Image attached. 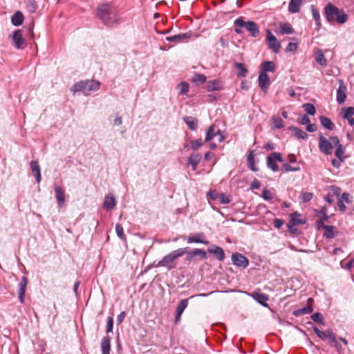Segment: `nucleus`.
<instances>
[{"label": "nucleus", "mask_w": 354, "mask_h": 354, "mask_svg": "<svg viewBox=\"0 0 354 354\" xmlns=\"http://www.w3.org/2000/svg\"><path fill=\"white\" fill-rule=\"evenodd\" d=\"M331 333V330H326L325 331H322L320 334H318V337L322 339V340H326L327 339Z\"/></svg>", "instance_id": "nucleus-59"}, {"label": "nucleus", "mask_w": 354, "mask_h": 354, "mask_svg": "<svg viewBox=\"0 0 354 354\" xmlns=\"http://www.w3.org/2000/svg\"><path fill=\"white\" fill-rule=\"evenodd\" d=\"M28 283V279L26 277H23L21 278V281L19 284V301L23 304L24 301V296L26 292V288Z\"/></svg>", "instance_id": "nucleus-17"}, {"label": "nucleus", "mask_w": 354, "mask_h": 354, "mask_svg": "<svg viewBox=\"0 0 354 354\" xmlns=\"http://www.w3.org/2000/svg\"><path fill=\"white\" fill-rule=\"evenodd\" d=\"M313 196L311 192H304L301 194L299 198L302 203H307L312 200Z\"/></svg>", "instance_id": "nucleus-46"}, {"label": "nucleus", "mask_w": 354, "mask_h": 354, "mask_svg": "<svg viewBox=\"0 0 354 354\" xmlns=\"http://www.w3.org/2000/svg\"><path fill=\"white\" fill-rule=\"evenodd\" d=\"M207 251L209 253L212 254L219 261H222L225 259L224 250L219 246L212 245L208 248Z\"/></svg>", "instance_id": "nucleus-13"}, {"label": "nucleus", "mask_w": 354, "mask_h": 354, "mask_svg": "<svg viewBox=\"0 0 354 354\" xmlns=\"http://www.w3.org/2000/svg\"><path fill=\"white\" fill-rule=\"evenodd\" d=\"M304 0H290L288 5V10L290 13H298Z\"/></svg>", "instance_id": "nucleus-22"}, {"label": "nucleus", "mask_w": 354, "mask_h": 354, "mask_svg": "<svg viewBox=\"0 0 354 354\" xmlns=\"http://www.w3.org/2000/svg\"><path fill=\"white\" fill-rule=\"evenodd\" d=\"M24 15L22 12L20 11H17L12 17L11 18V22L12 24L15 26H18L22 24L24 21Z\"/></svg>", "instance_id": "nucleus-25"}, {"label": "nucleus", "mask_w": 354, "mask_h": 354, "mask_svg": "<svg viewBox=\"0 0 354 354\" xmlns=\"http://www.w3.org/2000/svg\"><path fill=\"white\" fill-rule=\"evenodd\" d=\"M339 88L337 90V102L339 104H342L345 102L346 98V86L344 84V81L342 80H339Z\"/></svg>", "instance_id": "nucleus-11"}, {"label": "nucleus", "mask_w": 354, "mask_h": 354, "mask_svg": "<svg viewBox=\"0 0 354 354\" xmlns=\"http://www.w3.org/2000/svg\"><path fill=\"white\" fill-rule=\"evenodd\" d=\"M299 170L300 167L299 166H291L288 163H283L281 167V171L283 172L297 171Z\"/></svg>", "instance_id": "nucleus-43"}, {"label": "nucleus", "mask_w": 354, "mask_h": 354, "mask_svg": "<svg viewBox=\"0 0 354 354\" xmlns=\"http://www.w3.org/2000/svg\"><path fill=\"white\" fill-rule=\"evenodd\" d=\"M277 161L272 157V156H268L266 158V164L268 168L273 171H279V168L276 162Z\"/></svg>", "instance_id": "nucleus-29"}, {"label": "nucleus", "mask_w": 354, "mask_h": 354, "mask_svg": "<svg viewBox=\"0 0 354 354\" xmlns=\"http://www.w3.org/2000/svg\"><path fill=\"white\" fill-rule=\"evenodd\" d=\"M218 200L219 201L221 204L224 205L228 204L231 201L230 198L223 193L219 194Z\"/></svg>", "instance_id": "nucleus-50"}, {"label": "nucleus", "mask_w": 354, "mask_h": 354, "mask_svg": "<svg viewBox=\"0 0 354 354\" xmlns=\"http://www.w3.org/2000/svg\"><path fill=\"white\" fill-rule=\"evenodd\" d=\"M204 236L203 233H197L193 236H189L187 238V243H203L205 245L209 244V241L206 240H203L202 237Z\"/></svg>", "instance_id": "nucleus-23"}, {"label": "nucleus", "mask_w": 354, "mask_h": 354, "mask_svg": "<svg viewBox=\"0 0 354 354\" xmlns=\"http://www.w3.org/2000/svg\"><path fill=\"white\" fill-rule=\"evenodd\" d=\"M54 190L58 205L60 207L63 206L65 203V196L64 191L62 190V187L58 185H55L54 187Z\"/></svg>", "instance_id": "nucleus-21"}, {"label": "nucleus", "mask_w": 354, "mask_h": 354, "mask_svg": "<svg viewBox=\"0 0 354 354\" xmlns=\"http://www.w3.org/2000/svg\"><path fill=\"white\" fill-rule=\"evenodd\" d=\"M261 72H264L267 73V72H274L276 69L275 64L272 61H266L261 64Z\"/></svg>", "instance_id": "nucleus-27"}, {"label": "nucleus", "mask_w": 354, "mask_h": 354, "mask_svg": "<svg viewBox=\"0 0 354 354\" xmlns=\"http://www.w3.org/2000/svg\"><path fill=\"white\" fill-rule=\"evenodd\" d=\"M266 41L269 48L274 53H278L280 51L281 44L269 29L266 30Z\"/></svg>", "instance_id": "nucleus-7"}, {"label": "nucleus", "mask_w": 354, "mask_h": 354, "mask_svg": "<svg viewBox=\"0 0 354 354\" xmlns=\"http://www.w3.org/2000/svg\"><path fill=\"white\" fill-rule=\"evenodd\" d=\"M262 196L266 201H269L273 198V195L272 193H270V191L267 189H263L262 192Z\"/></svg>", "instance_id": "nucleus-58"}, {"label": "nucleus", "mask_w": 354, "mask_h": 354, "mask_svg": "<svg viewBox=\"0 0 354 354\" xmlns=\"http://www.w3.org/2000/svg\"><path fill=\"white\" fill-rule=\"evenodd\" d=\"M298 122L300 124L305 125L310 123V119L306 115H301L298 118Z\"/></svg>", "instance_id": "nucleus-54"}, {"label": "nucleus", "mask_w": 354, "mask_h": 354, "mask_svg": "<svg viewBox=\"0 0 354 354\" xmlns=\"http://www.w3.org/2000/svg\"><path fill=\"white\" fill-rule=\"evenodd\" d=\"M247 160H248L249 168L252 171H257L258 169L255 167V165H254L253 151H250V154L248 156Z\"/></svg>", "instance_id": "nucleus-44"}, {"label": "nucleus", "mask_w": 354, "mask_h": 354, "mask_svg": "<svg viewBox=\"0 0 354 354\" xmlns=\"http://www.w3.org/2000/svg\"><path fill=\"white\" fill-rule=\"evenodd\" d=\"M234 24L240 28H245L253 37H257L259 35V28L257 24L253 21H245L242 17L236 19Z\"/></svg>", "instance_id": "nucleus-6"}, {"label": "nucleus", "mask_w": 354, "mask_h": 354, "mask_svg": "<svg viewBox=\"0 0 354 354\" xmlns=\"http://www.w3.org/2000/svg\"><path fill=\"white\" fill-rule=\"evenodd\" d=\"M339 142L337 136H330L328 139L325 138L322 133L319 135V148L321 152L325 155H330L335 148Z\"/></svg>", "instance_id": "nucleus-4"}, {"label": "nucleus", "mask_w": 354, "mask_h": 354, "mask_svg": "<svg viewBox=\"0 0 354 354\" xmlns=\"http://www.w3.org/2000/svg\"><path fill=\"white\" fill-rule=\"evenodd\" d=\"M183 119L191 131H196L198 122V120L196 118L192 116H185Z\"/></svg>", "instance_id": "nucleus-24"}, {"label": "nucleus", "mask_w": 354, "mask_h": 354, "mask_svg": "<svg viewBox=\"0 0 354 354\" xmlns=\"http://www.w3.org/2000/svg\"><path fill=\"white\" fill-rule=\"evenodd\" d=\"M113 319L111 317H109L106 323V333H110L113 330Z\"/></svg>", "instance_id": "nucleus-57"}, {"label": "nucleus", "mask_w": 354, "mask_h": 354, "mask_svg": "<svg viewBox=\"0 0 354 354\" xmlns=\"http://www.w3.org/2000/svg\"><path fill=\"white\" fill-rule=\"evenodd\" d=\"M13 45L17 49H24L26 47L27 44L25 39L23 38L21 30H17L13 32L12 35Z\"/></svg>", "instance_id": "nucleus-8"}, {"label": "nucleus", "mask_w": 354, "mask_h": 354, "mask_svg": "<svg viewBox=\"0 0 354 354\" xmlns=\"http://www.w3.org/2000/svg\"><path fill=\"white\" fill-rule=\"evenodd\" d=\"M299 216L300 215L297 212L292 213L290 215V221L292 223V225H301V224L305 223L304 221H303L301 218H299Z\"/></svg>", "instance_id": "nucleus-37"}, {"label": "nucleus", "mask_w": 354, "mask_h": 354, "mask_svg": "<svg viewBox=\"0 0 354 354\" xmlns=\"http://www.w3.org/2000/svg\"><path fill=\"white\" fill-rule=\"evenodd\" d=\"M342 113H343L342 116L344 119L348 120L351 118H353L354 116V107L349 106L347 108H343Z\"/></svg>", "instance_id": "nucleus-33"}, {"label": "nucleus", "mask_w": 354, "mask_h": 354, "mask_svg": "<svg viewBox=\"0 0 354 354\" xmlns=\"http://www.w3.org/2000/svg\"><path fill=\"white\" fill-rule=\"evenodd\" d=\"M30 169L35 177L37 183H39L41 180V169L39 162L37 160H32L30 162Z\"/></svg>", "instance_id": "nucleus-15"}, {"label": "nucleus", "mask_w": 354, "mask_h": 354, "mask_svg": "<svg viewBox=\"0 0 354 354\" xmlns=\"http://www.w3.org/2000/svg\"><path fill=\"white\" fill-rule=\"evenodd\" d=\"M100 346L102 354H110L111 337L109 335L103 337Z\"/></svg>", "instance_id": "nucleus-19"}, {"label": "nucleus", "mask_w": 354, "mask_h": 354, "mask_svg": "<svg viewBox=\"0 0 354 354\" xmlns=\"http://www.w3.org/2000/svg\"><path fill=\"white\" fill-rule=\"evenodd\" d=\"M340 199L342 200L343 202L344 201L346 203H352V201L350 199V194L348 193H347V192H344L342 195V197H341Z\"/></svg>", "instance_id": "nucleus-63"}, {"label": "nucleus", "mask_w": 354, "mask_h": 354, "mask_svg": "<svg viewBox=\"0 0 354 354\" xmlns=\"http://www.w3.org/2000/svg\"><path fill=\"white\" fill-rule=\"evenodd\" d=\"M189 299H183L176 307V313L183 314L185 309L187 307Z\"/></svg>", "instance_id": "nucleus-39"}, {"label": "nucleus", "mask_w": 354, "mask_h": 354, "mask_svg": "<svg viewBox=\"0 0 354 354\" xmlns=\"http://www.w3.org/2000/svg\"><path fill=\"white\" fill-rule=\"evenodd\" d=\"M251 296L256 301L261 304L263 306H268L267 301L269 298L267 295L259 292H254L252 293Z\"/></svg>", "instance_id": "nucleus-16"}, {"label": "nucleus", "mask_w": 354, "mask_h": 354, "mask_svg": "<svg viewBox=\"0 0 354 354\" xmlns=\"http://www.w3.org/2000/svg\"><path fill=\"white\" fill-rule=\"evenodd\" d=\"M202 158L201 153H192L187 159V165H191L193 170L196 169V166L199 164Z\"/></svg>", "instance_id": "nucleus-14"}, {"label": "nucleus", "mask_w": 354, "mask_h": 354, "mask_svg": "<svg viewBox=\"0 0 354 354\" xmlns=\"http://www.w3.org/2000/svg\"><path fill=\"white\" fill-rule=\"evenodd\" d=\"M259 86L264 93H266L270 84V77L267 73L261 72L258 77Z\"/></svg>", "instance_id": "nucleus-12"}, {"label": "nucleus", "mask_w": 354, "mask_h": 354, "mask_svg": "<svg viewBox=\"0 0 354 354\" xmlns=\"http://www.w3.org/2000/svg\"><path fill=\"white\" fill-rule=\"evenodd\" d=\"M203 145V141L201 139H197L190 141V147L193 150H198Z\"/></svg>", "instance_id": "nucleus-48"}, {"label": "nucleus", "mask_w": 354, "mask_h": 354, "mask_svg": "<svg viewBox=\"0 0 354 354\" xmlns=\"http://www.w3.org/2000/svg\"><path fill=\"white\" fill-rule=\"evenodd\" d=\"M316 62L322 66L327 65V60L321 50H318L315 55Z\"/></svg>", "instance_id": "nucleus-31"}, {"label": "nucleus", "mask_w": 354, "mask_h": 354, "mask_svg": "<svg viewBox=\"0 0 354 354\" xmlns=\"http://www.w3.org/2000/svg\"><path fill=\"white\" fill-rule=\"evenodd\" d=\"M189 85L186 82H182L178 84L180 95H185L189 91Z\"/></svg>", "instance_id": "nucleus-40"}, {"label": "nucleus", "mask_w": 354, "mask_h": 354, "mask_svg": "<svg viewBox=\"0 0 354 354\" xmlns=\"http://www.w3.org/2000/svg\"><path fill=\"white\" fill-rule=\"evenodd\" d=\"M319 121L321 124L326 129L332 131L334 127V123L328 118L322 115L319 117Z\"/></svg>", "instance_id": "nucleus-26"}, {"label": "nucleus", "mask_w": 354, "mask_h": 354, "mask_svg": "<svg viewBox=\"0 0 354 354\" xmlns=\"http://www.w3.org/2000/svg\"><path fill=\"white\" fill-rule=\"evenodd\" d=\"M232 261L237 267L245 268L249 264L248 259L240 253H234L232 254Z\"/></svg>", "instance_id": "nucleus-9"}, {"label": "nucleus", "mask_w": 354, "mask_h": 354, "mask_svg": "<svg viewBox=\"0 0 354 354\" xmlns=\"http://www.w3.org/2000/svg\"><path fill=\"white\" fill-rule=\"evenodd\" d=\"M219 194L216 190H211L207 193V198L212 201H216L218 198Z\"/></svg>", "instance_id": "nucleus-55"}, {"label": "nucleus", "mask_w": 354, "mask_h": 354, "mask_svg": "<svg viewBox=\"0 0 354 354\" xmlns=\"http://www.w3.org/2000/svg\"><path fill=\"white\" fill-rule=\"evenodd\" d=\"M304 111L310 115H314L316 113L315 106L310 103H306L303 104Z\"/></svg>", "instance_id": "nucleus-41"}, {"label": "nucleus", "mask_w": 354, "mask_h": 354, "mask_svg": "<svg viewBox=\"0 0 354 354\" xmlns=\"http://www.w3.org/2000/svg\"><path fill=\"white\" fill-rule=\"evenodd\" d=\"M206 81V76L203 74L196 73L194 75L192 82L196 84H203Z\"/></svg>", "instance_id": "nucleus-45"}, {"label": "nucleus", "mask_w": 354, "mask_h": 354, "mask_svg": "<svg viewBox=\"0 0 354 354\" xmlns=\"http://www.w3.org/2000/svg\"><path fill=\"white\" fill-rule=\"evenodd\" d=\"M192 37V32H187L185 33H180L178 35L167 37L165 39L170 42L174 43H181L187 41Z\"/></svg>", "instance_id": "nucleus-10"}, {"label": "nucleus", "mask_w": 354, "mask_h": 354, "mask_svg": "<svg viewBox=\"0 0 354 354\" xmlns=\"http://www.w3.org/2000/svg\"><path fill=\"white\" fill-rule=\"evenodd\" d=\"M310 10L314 20L319 21L320 19V14L319 10L315 7V6L311 5Z\"/></svg>", "instance_id": "nucleus-49"}, {"label": "nucleus", "mask_w": 354, "mask_h": 354, "mask_svg": "<svg viewBox=\"0 0 354 354\" xmlns=\"http://www.w3.org/2000/svg\"><path fill=\"white\" fill-rule=\"evenodd\" d=\"M116 201L113 195H107L104 197L103 207L107 210L111 211L115 206Z\"/></svg>", "instance_id": "nucleus-18"}, {"label": "nucleus", "mask_w": 354, "mask_h": 354, "mask_svg": "<svg viewBox=\"0 0 354 354\" xmlns=\"http://www.w3.org/2000/svg\"><path fill=\"white\" fill-rule=\"evenodd\" d=\"M272 122L274 129H279L283 127V121L279 117H272Z\"/></svg>", "instance_id": "nucleus-42"}, {"label": "nucleus", "mask_w": 354, "mask_h": 354, "mask_svg": "<svg viewBox=\"0 0 354 354\" xmlns=\"http://www.w3.org/2000/svg\"><path fill=\"white\" fill-rule=\"evenodd\" d=\"M284 224V221L279 218H275L273 222L274 227L279 229Z\"/></svg>", "instance_id": "nucleus-62"}, {"label": "nucleus", "mask_w": 354, "mask_h": 354, "mask_svg": "<svg viewBox=\"0 0 354 354\" xmlns=\"http://www.w3.org/2000/svg\"><path fill=\"white\" fill-rule=\"evenodd\" d=\"M329 335H330V336L328 338V341H329L330 344L332 346H333L337 342V339H336V335L332 330H331L330 334H329Z\"/></svg>", "instance_id": "nucleus-64"}, {"label": "nucleus", "mask_w": 354, "mask_h": 354, "mask_svg": "<svg viewBox=\"0 0 354 354\" xmlns=\"http://www.w3.org/2000/svg\"><path fill=\"white\" fill-rule=\"evenodd\" d=\"M115 232L118 236L122 240H126V236L124 233V230L122 226L120 224H116L115 225Z\"/></svg>", "instance_id": "nucleus-47"}, {"label": "nucleus", "mask_w": 354, "mask_h": 354, "mask_svg": "<svg viewBox=\"0 0 354 354\" xmlns=\"http://www.w3.org/2000/svg\"><path fill=\"white\" fill-rule=\"evenodd\" d=\"M288 130L294 133V136L297 139L306 140L308 137V133L302 129L295 127L290 126Z\"/></svg>", "instance_id": "nucleus-20"}, {"label": "nucleus", "mask_w": 354, "mask_h": 354, "mask_svg": "<svg viewBox=\"0 0 354 354\" xmlns=\"http://www.w3.org/2000/svg\"><path fill=\"white\" fill-rule=\"evenodd\" d=\"M324 14L326 21L330 24H333L335 22L338 24H344L348 18L344 10L338 8L331 3L325 6Z\"/></svg>", "instance_id": "nucleus-2"}, {"label": "nucleus", "mask_w": 354, "mask_h": 354, "mask_svg": "<svg viewBox=\"0 0 354 354\" xmlns=\"http://www.w3.org/2000/svg\"><path fill=\"white\" fill-rule=\"evenodd\" d=\"M298 48V43L295 42H290L286 49V52H295Z\"/></svg>", "instance_id": "nucleus-53"}, {"label": "nucleus", "mask_w": 354, "mask_h": 354, "mask_svg": "<svg viewBox=\"0 0 354 354\" xmlns=\"http://www.w3.org/2000/svg\"><path fill=\"white\" fill-rule=\"evenodd\" d=\"M311 319L317 323L323 324V316L320 313H315L311 315Z\"/></svg>", "instance_id": "nucleus-51"}, {"label": "nucleus", "mask_w": 354, "mask_h": 354, "mask_svg": "<svg viewBox=\"0 0 354 354\" xmlns=\"http://www.w3.org/2000/svg\"><path fill=\"white\" fill-rule=\"evenodd\" d=\"M96 15L102 23L107 26H112L120 20L116 8L110 3L99 5Z\"/></svg>", "instance_id": "nucleus-1"}, {"label": "nucleus", "mask_w": 354, "mask_h": 354, "mask_svg": "<svg viewBox=\"0 0 354 354\" xmlns=\"http://www.w3.org/2000/svg\"><path fill=\"white\" fill-rule=\"evenodd\" d=\"M235 67L239 70L237 72L238 77H244L247 75L248 71L244 64L236 62L235 63Z\"/></svg>", "instance_id": "nucleus-30"}, {"label": "nucleus", "mask_w": 354, "mask_h": 354, "mask_svg": "<svg viewBox=\"0 0 354 354\" xmlns=\"http://www.w3.org/2000/svg\"><path fill=\"white\" fill-rule=\"evenodd\" d=\"M195 257H196V249H194L187 252L185 259L188 261H191Z\"/></svg>", "instance_id": "nucleus-60"}, {"label": "nucleus", "mask_w": 354, "mask_h": 354, "mask_svg": "<svg viewBox=\"0 0 354 354\" xmlns=\"http://www.w3.org/2000/svg\"><path fill=\"white\" fill-rule=\"evenodd\" d=\"M187 249V248H178V250L171 252L158 263L157 266L166 267L169 270H172L175 268V265L173 264V262L185 254Z\"/></svg>", "instance_id": "nucleus-5"}, {"label": "nucleus", "mask_w": 354, "mask_h": 354, "mask_svg": "<svg viewBox=\"0 0 354 354\" xmlns=\"http://www.w3.org/2000/svg\"><path fill=\"white\" fill-rule=\"evenodd\" d=\"M322 228L325 230L324 236L326 239H330L335 237L334 229L335 227L333 225H327L322 223Z\"/></svg>", "instance_id": "nucleus-28"}, {"label": "nucleus", "mask_w": 354, "mask_h": 354, "mask_svg": "<svg viewBox=\"0 0 354 354\" xmlns=\"http://www.w3.org/2000/svg\"><path fill=\"white\" fill-rule=\"evenodd\" d=\"M280 32L281 34H293L294 29L288 24H281L280 25Z\"/></svg>", "instance_id": "nucleus-36"}, {"label": "nucleus", "mask_w": 354, "mask_h": 354, "mask_svg": "<svg viewBox=\"0 0 354 354\" xmlns=\"http://www.w3.org/2000/svg\"><path fill=\"white\" fill-rule=\"evenodd\" d=\"M216 134V133H215V127H214V125H211L207 129V131H206V133H205V142H209L210 140H212L214 138Z\"/></svg>", "instance_id": "nucleus-34"}, {"label": "nucleus", "mask_w": 354, "mask_h": 354, "mask_svg": "<svg viewBox=\"0 0 354 354\" xmlns=\"http://www.w3.org/2000/svg\"><path fill=\"white\" fill-rule=\"evenodd\" d=\"M270 156H272V157L276 160V161H278V162H283V158H282V156H281V153H278V152H273L270 154Z\"/></svg>", "instance_id": "nucleus-61"}, {"label": "nucleus", "mask_w": 354, "mask_h": 354, "mask_svg": "<svg viewBox=\"0 0 354 354\" xmlns=\"http://www.w3.org/2000/svg\"><path fill=\"white\" fill-rule=\"evenodd\" d=\"M100 83L99 81L94 80H86L80 81L73 84L72 91L73 93L82 92L84 95H88L92 92L99 89Z\"/></svg>", "instance_id": "nucleus-3"}, {"label": "nucleus", "mask_w": 354, "mask_h": 354, "mask_svg": "<svg viewBox=\"0 0 354 354\" xmlns=\"http://www.w3.org/2000/svg\"><path fill=\"white\" fill-rule=\"evenodd\" d=\"M206 89L207 91L211 92L220 89L218 82L217 80H212L207 82L206 84Z\"/></svg>", "instance_id": "nucleus-35"}, {"label": "nucleus", "mask_w": 354, "mask_h": 354, "mask_svg": "<svg viewBox=\"0 0 354 354\" xmlns=\"http://www.w3.org/2000/svg\"><path fill=\"white\" fill-rule=\"evenodd\" d=\"M313 311L312 307L306 306L301 308L297 309L293 312V315L296 317L301 316L303 315L310 314Z\"/></svg>", "instance_id": "nucleus-32"}, {"label": "nucleus", "mask_w": 354, "mask_h": 354, "mask_svg": "<svg viewBox=\"0 0 354 354\" xmlns=\"http://www.w3.org/2000/svg\"><path fill=\"white\" fill-rule=\"evenodd\" d=\"M27 7L30 12H34L37 8V2L34 0H29L27 3Z\"/></svg>", "instance_id": "nucleus-52"}, {"label": "nucleus", "mask_w": 354, "mask_h": 354, "mask_svg": "<svg viewBox=\"0 0 354 354\" xmlns=\"http://www.w3.org/2000/svg\"><path fill=\"white\" fill-rule=\"evenodd\" d=\"M196 257H198L201 259H207V253L205 251L201 249L195 248Z\"/></svg>", "instance_id": "nucleus-56"}, {"label": "nucleus", "mask_w": 354, "mask_h": 354, "mask_svg": "<svg viewBox=\"0 0 354 354\" xmlns=\"http://www.w3.org/2000/svg\"><path fill=\"white\" fill-rule=\"evenodd\" d=\"M335 147L336 150L335 152V155L337 157V158L344 160L345 157L344 156V154L345 151L342 145H341L340 142H339V144Z\"/></svg>", "instance_id": "nucleus-38"}]
</instances>
